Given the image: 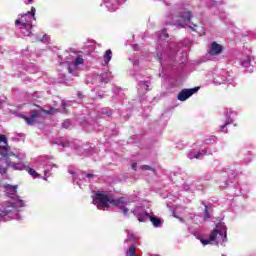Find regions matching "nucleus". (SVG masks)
<instances>
[{
  "mask_svg": "<svg viewBox=\"0 0 256 256\" xmlns=\"http://www.w3.org/2000/svg\"><path fill=\"white\" fill-rule=\"evenodd\" d=\"M95 200L100 201L99 206L104 207V208L109 207V203L111 205H114V206L125 205V198L124 197H120L117 200H115V198H113L112 195H106V194H103L101 192H96Z\"/></svg>",
  "mask_w": 256,
  "mask_h": 256,
  "instance_id": "f257e3e1",
  "label": "nucleus"
},
{
  "mask_svg": "<svg viewBox=\"0 0 256 256\" xmlns=\"http://www.w3.org/2000/svg\"><path fill=\"white\" fill-rule=\"evenodd\" d=\"M36 12L37 10L32 6L31 11L19 15L20 18L15 21V25H22L23 29L27 31L33 29V21L35 20Z\"/></svg>",
  "mask_w": 256,
  "mask_h": 256,
  "instance_id": "f03ea898",
  "label": "nucleus"
},
{
  "mask_svg": "<svg viewBox=\"0 0 256 256\" xmlns=\"http://www.w3.org/2000/svg\"><path fill=\"white\" fill-rule=\"evenodd\" d=\"M0 155L4 159H9V157H15V153L11 151V147L9 146L7 136L4 134H0Z\"/></svg>",
  "mask_w": 256,
  "mask_h": 256,
  "instance_id": "7ed1b4c3",
  "label": "nucleus"
},
{
  "mask_svg": "<svg viewBox=\"0 0 256 256\" xmlns=\"http://www.w3.org/2000/svg\"><path fill=\"white\" fill-rule=\"evenodd\" d=\"M208 241H210V243H213V241H220L221 243H225L227 241V232L225 231L223 236V233L221 231H219L218 229H214L210 233Z\"/></svg>",
  "mask_w": 256,
  "mask_h": 256,
  "instance_id": "20e7f679",
  "label": "nucleus"
},
{
  "mask_svg": "<svg viewBox=\"0 0 256 256\" xmlns=\"http://www.w3.org/2000/svg\"><path fill=\"white\" fill-rule=\"evenodd\" d=\"M198 91H199V87H195L191 89H183L178 93L177 99L178 101H187L189 97H191L194 93H197Z\"/></svg>",
  "mask_w": 256,
  "mask_h": 256,
  "instance_id": "39448f33",
  "label": "nucleus"
},
{
  "mask_svg": "<svg viewBox=\"0 0 256 256\" xmlns=\"http://www.w3.org/2000/svg\"><path fill=\"white\" fill-rule=\"evenodd\" d=\"M191 11H184L182 14H180V19L178 25L180 27H185L187 23H191Z\"/></svg>",
  "mask_w": 256,
  "mask_h": 256,
  "instance_id": "423d86ee",
  "label": "nucleus"
},
{
  "mask_svg": "<svg viewBox=\"0 0 256 256\" xmlns=\"http://www.w3.org/2000/svg\"><path fill=\"white\" fill-rule=\"evenodd\" d=\"M40 116H41V113L39 112V110H32L30 111V117L23 116L22 119L26 121L27 125H33V123H35L37 118Z\"/></svg>",
  "mask_w": 256,
  "mask_h": 256,
  "instance_id": "0eeeda50",
  "label": "nucleus"
},
{
  "mask_svg": "<svg viewBox=\"0 0 256 256\" xmlns=\"http://www.w3.org/2000/svg\"><path fill=\"white\" fill-rule=\"evenodd\" d=\"M3 208L4 210L0 213V217H7V215H11V213L17 211L13 206V202H4Z\"/></svg>",
  "mask_w": 256,
  "mask_h": 256,
  "instance_id": "6e6552de",
  "label": "nucleus"
},
{
  "mask_svg": "<svg viewBox=\"0 0 256 256\" xmlns=\"http://www.w3.org/2000/svg\"><path fill=\"white\" fill-rule=\"evenodd\" d=\"M222 52H223V46H221L217 42H212L209 54L210 55H220V53H222Z\"/></svg>",
  "mask_w": 256,
  "mask_h": 256,
  "instance_id": "1a4fd4ad",
  "label": "nucleus"
},
{
  "mask_svg": "<svg viewBox=\"0 0 256 256\" xmlns=\"http://www.w3.org/2000/svg\"><path fill=\"white\" fill-rule=\"evenodd\" d=\"M83 63H85V60H83V56H78L71 65H73V67H79V65H83ZM71 65L68 67L69 73H73Z\"/></svg>",
  "mask_w": 256,
  "mask_h": 256,
  "instance_id": "9d476101",
  "label": "nucleus"
},
{
  "mask_svg": "<svg viewBox=\"0 0 256 256\" xmlns=\"http://www.w3.org/2000/svg\"><path fill=\"white\" fill-rule=\"evenodd\" d=\"M7 167H9V162L0 159V175H5V173H7Z\"/></svg>",
  "mask_w": 256,
  "mask_h": 256,
  "instance_id": "9b49d317",
  "label": "nucleus"
},
{
  "mask_svg": "<svg viewBox=\"0 0 256 256\" xmlns=\"http://www.w3.org/2000/svg\"><path fill=\"white\" fill-rule=\"evenodd\" d=\"M14 210L20 211L22 207H25V202L23 200H16L15 202H12Z\"/></svg>",
  "mask_w": 256,
  "mask_h": 256,
  "instance_id": "f8f14e48",
  "label": "nucleus"
},
{
  "mask_svg": "<svg viewBox=\"0 0 256 256\" xmlns=\"http://www.w3.org/2000/svg\"><path fill=\"white\" fill-rule=\"evenodd\" d=\"M35 107L40 109V111L42 113H45V115H53V113H55V108H53V107H51L49 110H45L43 107H41L40 105H37V104H35Z\"/></svg>",
  "mask_w": 256,
  "mask_h": 256,
  "instance_id": "ddd939ff",
  "label": "nucleus"
},
{
  "mask_svg": "<svg viewBox=\"0 0 256 256\" xmlns=\"http://www.w3.org/2000/svg\"><path fill=\"white\" fill-rule=\"evenodd\" d=\"M25 169L29 173V175H31V177H34V179H37V177H39V173H37V171H35V169H33L29 166H26Z\"/></svg>",
  "mask_w": 256,
  "mask_h": 256,
  "instance_id": "4468645a",
  "label": "nucleus"
},
{
  "mask_svg": "<svg viewBox=\"0 0 256 256\" xmlns=\"http://www.w3.org/2000/svg\"><path fill=\"white\" fill-rule=\"evenodd\" d=\"M150 221L153 224L154 227H159L163 222L161 219L155 217V216H150Z\"/></svg>",
  "mask_w": 256,
  "mask_h": 256,
  "instance_id": "2eb2a0df",
  "label": "nucleus"
},
{
  "mask_svg": "<svg viewBox=\"0 0 256 256\" xmlns=\"http://www.w3.org/2000/svg\"><path fill=\"white\" fill-rule=\"evenodd\" d=\"M111 55H113V52L111 51V49L106 50L104 54L105 63H109V61H111Z\"/></svg>",
  "mask_w": 256,
  "mask_h": 256,
  "instance_id": "dca6fc26",
  "label": "nucleus"
},
{
  "mask_svg": "<svg viewBox=\"0 0 256 256\" xmlns=\"http://www.w3.org/2000/svg\"><path fill=\"white\" fill-rule=\"evenodd\" d=\"M199 241H200V243H202V245H211V241H209L208 239H204L203 238V236L202 235H198L197 237H196Z\"/></svg>",
  "mask_w": 256,
  "mask_h": 256,
  "instance_id": "f3484780",
  "label": "nucleus"
},
{
  "mask_svg": "<svg viewBox=\"0 0 256 256\" xmlns=\"http://www.w3.org/2000/svg\"><path fill=\"white\" fill-rule=\"evenodd\" d=\"M201 157H203V154H201V152H197V153H195V152H191L190 154H189V158L190 159H201Z\"/></svg>",
  "mask_w": 256,
  "mask_h": 256,
  "instance_id": "a211bd4d",
  "label": "nucleus"
},
{
  "mask_svg": "<svg viewBox=\"0 0 256 256\" xmlns=\"http://www.w3.org/2000/svg\"><path fill=\"white\" fill-rule=\"evenodd\" d=\"M116 207H119V209L123 211L124 215H127V213H129V209L125 207V204H119Z\"/></svg>",
  "mask_w": 256,
  "mask_h": 256,
  "instance_id": "6ab92c4d",
  "label": "nucleus"
},
{
  "mask_svg": "<svg viewBox=\"0 0 256 256\" xmlns=\"http://www.w3.org/2000/svg\"><path fill=\"white\" fill-rule=\"evenodd\" d=\"M204 219H211V214L209 213V208L207 207V205H205L204 209Z\"/></svg>",
  "mask_w": 256,
  "mask_h": 256,
  "instance_id": "aec40b11",
  "label": "nucleus"
},
{
  "mask_svg": "<svg viewBox=\"0 0 256 256\" xmlns=\"http://www.w3.org/2000/svg\"><path fill=\"white\" fill-rule=\"evenodd\" d=\"M7 191H10L12 195H15V193H17V186H8Z\"/></svg>",
  "mask_w": 256,
  "mask_h": 256,
  "instance_id": "412c9836",
  "label": "nucleus"
},
{
  "mask_svg": "<svg viewBox=\"0 0 256 256\" xmlns=\"http://www.w3.org/2000/svg\"><path fill=\"white\" fill-rule=\"evenodd\" d=\"M142 169H143V171H153V168H151V166H149V165H143Z\"/></svg>",
  "mask_w": 256,
  "mask_h": 256,
  "instance_id": "4be33fe9",
  "label": "nucleus"
},
{
  "mask_svg": "<svg viewBox=\"0 0 256 256\" xmlns=\"http://www.w3.org/2000/svg\"><path fill=\"white\" fill-rule=\"evenodd\" d=\"M102 115H108V117H111L112 113L109 111H103Z\"/></svg>",
  "mask_w": 256,
  "mask_h": 256,
  "instance_id": "5701e85b",
  "label": "nucleus"
},
{
  "mask_svg": "<svg viewBox=\"0 0 256 256\" xmlns=\"http://www.w3.org/2000/svg\"><path fill=\"white\" fill-rule=\"evenodd\" d=\"M62 127H63L64 129H67V128L69 127V122H64V123H62Z\"/></svg>",
  "mask_w": 256,
  "mask_h": 256,
  "instance_id": "b1692460",
  "label": "nucleus"
},
{
  "mask_svg": "<svg viewBox=\"0 0 256 256\" xmlns=\"http://www.w3.org/2000/svg\"><path fill=\"white\" fill-rule=\"evenodd\" d=\"M229 122H226L225 124L221 125V131H223V129H225V127H227V125H229Z\"/></svg>",
  "mask_w": 256,
  "mask_h": 256,
  "instance_id": "393cba45",
  "label": "nucleus"
},
{
  "mask_svg": "<svg viewBox=\"0 0 256 256\" xmlns=\"http://www.w3.org/2000/svg\"><path fill=\"white\" fill-rule=\"evenodd\" d=\"M132 169H133L134 171L137 170V163H133V164H132Z\"/></svg>",
  "mask_w": 256,
  "mask_h": 256,
  "instance_id": "a878e982",
  "label": "nucleus"
},
{
  "mask_svg": "<svg viewBox=\"0 0 256 256\" xmlns=\"http://www.w3.org/2000/svg\"><path fill=\"white\" fill-rule=\"evenodd\" d=\"M138 221H139L140 223H145V219H143V217H138Z\"/></svg>",
  "mask_w": 256,
  "mask_h": 256,
  "instance_id": "bb28decb",
  "label": "nucleus"
},
{
  "mask_svg": "<svg viewBox=\"0 0 256 256\" xmlns=\"http://www.w3.org/2000/svg\"><path fill=\"white\" fill-rule=\"evenodd\" d=\"M70 175H75V171L69 170Z\"/></svg>",
  "mask_w": 256,
  "mask_h": 256,
  "instance_id": "cd10ccee",
  "label": "nucleus"
},
{
  "mask_svg": "<svg viewBox=\"0 0 256 256\" xmlns=\"http://www.w3.org/2000/svg\"><path fill=\"white\" fill-rule=\"evenodd\" d=\"M62 107H63V109H65V107H67V104H65V102H63Z\"/></svg>",
  "mask_w": 256,
  "mask_h": 256,
  "instance_id": "c85d7f7f",
  "label": "nucleus"
},
{
  "mask_svg": "<svg viewBox=\"0 0 256 256\" xmlns=\"http://www.w3.org/2000/svg\"><path fill=\"white\" fill-rule=\"evenodd\" d=\"M87 177H88V178H91V177H93V174L88 173V174H87Z\"/></svg>",
  "mask_w": 256,
  "mask_h": 256,
  "instance_id": "c756f323",
  "label": "nucleus"
},
{
  "mask_svg": "<svg viewBox=\"0 0 256 256\" xmlns=\"http://www.w3.org/2000/svg\"><path fill=\"white\" fill-rule=\"evenodd\" d=\"M28 3H33V0H28Z\"/></svg>",
  "mask_w": 256,
  "mask_h": 256,
  "instance_id": "7c9ffc66",
  "label": "nucleus"
},
{
  "mask_svg": "<svg viewBox=\"0 0 256 256\" xmlns=\"http://www.w3.org/2000/svg\"><path fill=\"white\" fill-rule=\"evenodd\" d=\"M145 216H146V217H149V213H145Z\"/></svg>",
  "mask_w": 256,
  "mask_h": 256,
  "instance_id": "2f4dec72",
  "label": "nucleus"
},
{
  "mask_svg": "<svg viewBox=\"0 0 256 256\" xmlns=\"http://www.w3.org/2000/svg\"><path fill=\"white\" fill-rule=\"evenodd\" d=\"M192 31H195V28L191 27Z\"/></svg>",
  "mask_w": 256,
  "mask_h": 256,
  "instance_id": "473e14b6",
  "label": "nucleus"
},
{
  "mask_svg": "<svg viewBox=\"0 0 256 256\" xmlns=\"http://www.w3.org/2000/svg\"><path fill=\"white\" fill-rule=\"evenodd\" d=\"M31 35V32H28L27 36Z\"/></svg>",
  "mask_w": 256,
  "mask_h": 256,
  "instance_id": "72a5a7b5",
  "label": "nucleus"
},
{
  "mask_svg": "<svg viewBox=\"0 0 256 256\" xmlns=\"http://www.w3.org/2000/svg\"><path fill=\"white\" fill-rule=\"evenodd\" d=\"M78 97H81V93H78Z\"/></svg>",
  "mask_w": 256,
  "mask_h": 256,
  "instance_id": "f704fd0d",
  "label": "nucleus"
},
{
  "mask_svg": "<svg viewBox=\"0 0 256 256\" xmlns=\"http://www.w3.org/2000/svg\"><path fill=\"white\" fill-rule=\"evenodd\" d=\"M56 113H59V110L55 109Z\"/></svg>",
  "mask_w": 256,
  "mask_h": 256,
  "instance_id": "c9c22d12",
  "label": "nucleus"
}]
</instances>
